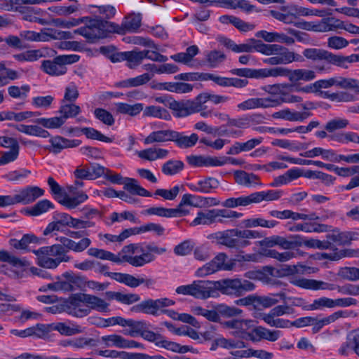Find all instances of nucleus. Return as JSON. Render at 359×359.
Masks as SVG:
<instances>
[{"mask_svg":"<svg viewBox=\"0 0 359 359\" xmlns=\"http://www.w3.org/2000/svg\"><path fill=\"white\" fill-rule=\"evenodd\" d=\"M85 18L86 25L75 29L74 33L82 35L90 42L105 38L108 33L114 32V27H117L116 23L99 18Z\"/></svg>","mask_w":359,"mask_h":359,"instance_id":"nucleus-1","label":"nucleus"},{"mask_svg":"<svg viewBox=\"0 0 359 359\" xmlns=\"http://www.w3.org/2000/svg\"><path fill=\"white\" fill-rule=\"evenodd\" d=\"M290 283L297 287L306 290H337L339 293L344 295L358 296L359 295V284L353 285L346 283L343 285H338L332 283H326L322 280L314 279H307L304 278L294 279Z\"/></svg>","mask_w":359,"mask_h":359,"instance_id":"nucleus-2","label":"nucleus"},{"mask_svg":"<svg viewBox=\"0 0 359 359\" xmlns=\"http://www.w3.org/2000/svg\"><path fill=\"white\" fill-rule=\"evenodd\" d=\"M259 53L273 57L264 60L265 64L270 65H286L294 61L303 62L302 55L290 51L288 48L279 44L262 43Z\"/></svg>","mask_w":359,"mask_h":359,"instance_id":"nucleus-3","label":"nucleus"},{"mask_svg":"<svg viewBox=\"0 0 359 359\" xmlns=\"http://www.w3.org/2000/svg\"><path fill=\"white\" fill-rule=\"evenodd\" d=\"M87 254L93 257L103 260H109L115 263L127 262L135 267L142 266L147 263L151 262L155 259L154 255L150 252L142 253L138 256L122 255L120 257L109 251L95 248L88 249Z\"/></svg>","mask_w":359,"mask_h":359,"instance_id":"nucleus-4","label":"nucleus"},{"mask_svg":"<svg viewBox=\"0 0 359 359\" xmlns=\"http://www.w3.org/2000/svg\"><path fill=\"white\" fill-rule=\"evenodd\" d=\"M243 213L228 209H208L199 211L196 217L191 222L190 225H211L215 223L224 224L225 219H236L241 217Z\"/></svg>","mask_w":359,"mask_h":359,"instance_id":"nucleus-5","label":"nucleus"},{"mask_svg":"<svg viewBox=\"0 0 359 359\" xmlns=\"http://www.w3.org/2000/svg\"><path fill=\"white\" fill-rule=\"evenodd\" d=\"M47 183L55 199L69 209L76 208L88 198V195L82 191L73 192V196H69L52 177L48 178Z\"/></svg>","mask_w":359,"mask_h":359,"instance_id":"nucleus-6","label":"nucleus"},{"mask_svg":"<svg viewBox=\"0 0 359 359\" xmlns=\"http://www.w3.org/2000/svg\"><path fill=\"white\" fill-rule=\"evenodd\" d=\"M216 292L219 291L224 294L241 296L245 292L252 291L255 286L252 282L238 278L235 279H222L215 281Z\"/></svg>","mask_w":359,"mask_h":359,"instance_id":"nucleus-7","label":"nucleus"},{"mask_svg":"<svg viewBox=\"0 0 359 359\" xmlns=\"http://www.w3.org/2000/svg\"><path fill=\"white\" fill-rule=\"evenodd\" d=\"M78 55H64L55 57L53 60H43L41 69L51 76H60L67 72L66 65H70L79 61Z\"/></svg>","mask_w":359,"mask_h":359,"instance_id":"nucleus-8","label":"nucleus"},{"mask_svg":"<svg viewBox=\"0 0 359 359\" xmlns=\"http://www.w3.org/2000/svg\"><path fill=\"white\" fill-rule=\"evenodd\" d=\"M280 76H287L290 82L294 83L300 81L308 82L316 77V72L311 69H297L292 70L282 67L273 68L272 77Z\"/></svg>","mask_w":359,"mask_h":359,"instance_id":"nucleus-9","label":"nucleus"},{"mask_svg":"<svg viewBox=\"0 0 359 359\" xmlns=\"http://www.w3.org/2000/svg\"><path fill=\"white\" fill-rule=\"evenodd\" d=\"M303 55L313 61H324L327 64L341 67L343 55L334 54L327 50L316 48H306Z\"/></svg>","mask_w":359,"mask_h":359,"instance_id":"nucleus-10","label":"nucleus"},{"mask_svg":"<svg viewBox=\"0 0 359 359\" xmlns=\"http://www.w3.org/2000/svg\"><path fill=\"white\" fill-rule=\"evenodd\" d=\"M239 230L237 229L218 231L212 235L217 243L229 248H242L250 245L247 240H241L238 238Z\"/></svg>","mask_w":359,"mask_h":359,"instance_id":"nucleus-11","label":"nucleus"},{"mask_svg":"<svg viewBox=\"0 0 359 359\" xmlns=\"http://www.w3.org/2000/svg\"><path fill=\"white\" fill-rule=\"evenodd\" d=\"M168 107L173 111V115L176 117H184L203 109V107L199 105L198 97L194 100L178 102L171 100L169 101Z\"/></svg>","mask_w":359,"mask_h":359,"instance_id":"nucleus-12","label":"nucleus"},{"mask_svg":"<svg viewBox=\"0 0 359 359\" xmlns=\"http://www.w3.org/2000/svg\"><path fill=\"white\" fill-rule=\"evenodd\" d=\"M220 42L228 49L237 53H252L257 51L259 53L263 42L255 39H249L245 43L237 44L233 40L228 38H223Z\"/></svg>","mask_w":359,"mask_h":359,"instance_id":"nucleus-13","label":"nucleus"},{"mask_svg":"<svg viewBox=\"0 0 359 359\" xmlns=\"http://www.w3.org/2000/svg\"><path fill=\"white\" fill-rule=\"evenodd\" d=\"M65 251L64 247L60 244H54L50 246H45L40 248L38 250H34L33 252L37 257V264L43 267L46 268L45 262L46 259H54L55 258L59 257Z\"/></svg>","mask_w":359,"mask_h":359,"instance_id":"nucleus-14","label":"nucleus"},{"mask_svg":"<svg viewBox=\"0 0 359 359\" xmlns=\"http://www.w3.org/2000/svg\"><path fill=\"white\" fill-rule=\"evenodd\" d=\"M194 297L197 299H205L210 297H216L215 281L196 280L192 283Z\"/></svg>","mask_w":359,"mask_h":359,"instance_id":"nucleus-15","label":"nucleus"},{"mask_svg":"<svg viewBox=\"0 0 359 359\" xmlns=\"http://www.w3.org/2000/svg\"><path fill=\"white\" fill-rule=\"evenodd\" d=\"M142 15L132 13L124 17L121 25L116 24L114 27V32L124 34L126 32H136L141 27Z\"/></svg>","mask_w":359,"mask_h":359,"instance_id":"nucleus-16","label":"nucleus"},{"mask_svg":"<svg viewBox=\"0 0 359 359\" xmlns=\"http://www.w3.org/2000/svg\"><path fill=\"white\" fill-rule=\"evenodd\" d=\"M44 193L45 191L39 187L28 186L22 189L15 194V199L18 203L27 205L43 196Z\"/></svg>","mask_w":359,"mask_h":359,"instance_id":"nucleus-17","label":"nucleus"},{"mask_svg":"<svg viewBox=\"0 0 359 359\" xmlns=\"http://www.w3.org/2000/svg\"><path fill=\"white\" fill-rule=\"evenodd\" d=\"M66 251L72 250L75 252H82L91 245V240L88 237L82 238L79 241L76 242L67 237L60 236L57 238Z\"/></svg>","mask_w":359,"mask_h":359,"instance_id":"nucleus-18","label":"nucleus"},{"mask_svg":"<svg viewBox=\"0 0 359 359\" xmlns=\"http://www.w3.org/2000/svg\"><path fill=\"white\" fill-rule=\"evenodd\" d=\"M280 335L279 330H270L262 326L252 327L248 339L252 341H259L261 339H266L269 341H276Z\"/></svg>","mask_w":359,"mask_h":359,"instance_id":"nucleus-19","label":"nucleus"},{"mask_svg":"<svg viewBox=\"0 0 359 359\" xmlns=\"http://www.w3.org/2000/svg\"><path fill=\"white\" fill-rule=\"evenodd\" d=\"M189 211L180 208H165L163 207H151L144 210L142 214L147 215H157L163 217H177L187 215Z\"/></svg>","mask_w":359,"mask_h":359,"instance_id":"nucleus-20","label":"nucleus"},{"mask_svg":"<svg viewBox=\"0 0 359 359\" xmlns=\"http://www.w3.org/2000/svg\"><path fill=\"white\" fill-rule=\"evenodd\" d=\"M83 296H85V294L80 293L76 294L69 298L67 306L69 314L76 317H83L89 314V309L83 306V304H84V301H83Z\"/></svg>","mask_w":359,"mask_h":359,"instance_id":"nucleus-21","label":"nucleus"},{"mask_svg":"<svg viewBox=\"0 0 359 359\" xmlns=\"http://www.w3.org/2000/svg\"><path fill=\"white\" fill-rule=\"evenodd\" d=\"M230 72L238 76L246 78L263 79L272 76L273 68L253 69L248 68L233 69Z\"/></svg>","mask_w":359,"mask_h":359,"instance_id":"nucleus-22","label":"nucleus"},{"mask_svg":"<svg viewBox=\"0 0 359 359\" xmlns=\"http://www.w3.org/2000/svg\"><path fill=\"white\" fill-rule=\"evenodd\" d=\"M311 115L309 111H292L287 108L273 113L271 116L275 119L281 118L288 121H303Z\"/></svg>","mask_w":359,"mask_h":359,"instance_id":"nucleus-23","label":"nucleus"},{"mask_svg":"<svg viewBox=\"0 0 359 359\" xmlns=\"http://www.w3.org/2000/svg\"><path fill=\"white\" fill-rule=\"evenodd\" d=\"M233 176L236 182L241 186L251 187L262 184L259 177L252 172L236 170L234 172Z\"/></svg>","mask_w":359,"mask_h":359,"instance_id":"nucleus-24","label":"nucleus"},{"mask_svg":"<svg viewBox=\"0 0 359 359\" xmlns=\"http://www.w3.org/2000/svg\"><path fill=\"white\" fill-rule=\"evenodd\" d=\"M208 4L231 9L241 8L246 12H250L254 8V6L246 0H208Z\"/></svg>","mask_w":359,"mask_h":359,"instance_id":"nucleus-25","label":"nucleus"},{"mask_svg":"<svg viewBox=\"0 0 359 359\" xmlns=\"http://www.w3.org/2000/svg\"><path fill=\"white\" fill-rule=\"evenodd\" d=\"M219 184V182L216 178L209 177L199 180L196 184H189L188 187L193 191L208 194L217 189Z\"/></svg>","mask_w":359,"mask_h":359,"instance_id":"nucleus-26","label":"nucleus"},{"mask_svg":"<svg viewBox=\"0 0 359 359\" xmlns=\"http://www.w3.org/2000/svg\"><path fill=\"white\" fill-rule=\"evenodd\" d=\"M49 142L52 147L51 151L55 154L60 153L62 149L66 148L78 147L81 143L79 140H68L60 136L52 137L50 139Z\"/></svg>","mask_w":359,"mask_h":359,"instance_id":"nucleus-27","label":"nucleus"},{"mask_svg":"<svg viewBox=\"0 0 359 359\" xmlns=\"http://www.w3.org/2000/svg\"><path fill=\"white\" fill-rule=\"evenodd\" d=\"M198 140L196 133H192L189 136L184 135L182 133L173 130L172 140L176 145L181 149H187L194 147Z\"/></svg>","mask_w":359,"mask_h":359,"instance_id":"nucleus-28","label":"nucleus"},{"mask_svg":"<svg viewBox=\"0 0 359 359\" xmlns=\"http://www.w3.org/2000/svg\"><path fill=\"white\" fill-rule=\"evenodd\" d=\"M153 74L144 73L134 78H130L115 83L117 88H135L147 83L152 78Z\"/></svg>","mask_w":359,"mask_h":359,"instance_id":"nucleus-29","label":"nucleus"},{"mask_svg":"<svg viewBox=\"0 0 359 359\" xmlns=\"http://www.w3.org/2000/svg\"><path fill=\"white\" fill-rule=\"evenodd\" d=\"M226 259L227 255L224 252H220L208 263L215 272L220 270L231 271L233 269L235 263L232 260L226 262Z\"/></svg>","mask_w":359,"mask_h":359,"instance_id":"nucleus-30","label":"nucleus"},{"mask_svg":"<svg viewBox=\"0 0 359 359\" xmlns=\"http://www.w3.org/2000/svg\"><path fill=\"white\" fill-rule=\"evenodd\" d=\"M83 299L84 304L89 310L93 309L100 312H106L108 310L109 304L97 296L85 294Z\"/></svg>","mask_w":359,"mask_h":359,"instance_id":"nucleus-31","label":"nucleus"},{"mask_svg":"<svg viewBox=\"0 0 359 359\" xmlns=\"http://www.w3.org/2000/svg\"><path fill=\"white\" fill-rule=\"evenodd\" d=\"M173 130H161L151 133L144 140L145 144H150L155 142L161 143L164 142H172Z\"/></svg>","mask_w":359,"mask_h":359,"instance_id":"nucleus-32","label":"nucleus"},{"mask_svg":"<svg viewBox=\"0 0 359 359\" xmlns=\"http://www.w3.org/2000/svg\"><path fill=\"white\" fill-rule=\"evenodd\" d=\"M130 311L135 313H144L156 316L158 308L156 300L148 299L131 307Z\"/></svg>","mask_w":359,"mask_h":359,"instance_id":"nucleus-33","label":"nucleus"},{"mask_svg":"<svg viewBox=\"0 0 359 359\" xmlns=\"http://www.w3.org/2000/svg\"><path fill=\"white\" fill-rule=\"evenodd\" d=\"M123 188L131 195H138L144 197L151 196V194L144 188L142 187L139 184L138 181L134 178L126 177L125 183L123 184Z\"/></svg>","mask_w":359,"mask_h":359,"instance_id":"nucleus-34","label":"nucleus"},{"mask_svg":"<svg viewBox=\"0 0 359 359\" xmlns=\"http://www.w3.org/2000/svg\"><path fill=\"white\" fill-rule=\"evenodd\" d=\"M108 299H116L125 304H132L140 300V297L137 294H123L119 292L109 291L105 293Z\"/></svg>","mask_w":359,"mask_h":359,"instance_id":"nucleus-35","label":"nucleus"},{"mask_svg":"<svg viewBox=\"0 0 359 359\" xmlns=\"http://www.w3.org/2000/svg\"><path fill=\"white\" fill-rule=\"evenodd\" d=\"M302 175V172L298 168H292L287 170L285 174L276 177L271 187H275L280 185L286 184L291 181L296 180Z\"/></svg>","mask_w":359,"mask_h":359,"instance_id":"nucleus-36","label":"nucleus"},{"mask_svg":"<svg viewBox=\"0 0 359 359\" xmlns=\"http://www.w3.org/2000/svg\"><path fill=\"white\" fill-rule=\"evenodd\" d=\"M187 163L194 167L201 166H216L217 157L204 156H195L191 155L187 156Z\"/></svg>","mask_w":359,"mask_h":359,"instance_id":"nucleus-37","label":"nucleus"},{"mask_svg":"<svg viewBox=\"0 0 359 359\" xmlns=\"http://www.w3.org/2000/svg\"><path fill=\"white\" fill-rule=\"evenodd\" d=\"M215 346H219L226 349L243 348L246 347V344L240 340L219 337L214 341L211 350H215Z\"/></svg>","mask_w":359,"mask_h":359,"instance_id":"nucleus-38","label":"nucleus"},{"mask_svg":"<svg viewBox=\"0 0 359 359\" xmlns=\"http://www.w3.org/2000/svg\"><path fill=\"white\" fill-rule=\"evenodd\" d=\"M283 194L280 190H269L267 191H259L252 194L253 203H258L263 201H271L279 199Z\"/></svg>","mask_w":359,"mask_h":359,"instance_id":"nucleus-39","label":"nucleus"},{"mask_svg":"<svg viewBox=\"0 0 359 359\" xmlns=\"http://www.w3.org/2000/svg\"><path fill=\"white\" fill-rule=\"evenodd\" d=\"M156 346L179 353H185L192 351V348L189 346H182L176 342L163 339V338L159 341H156Z\"/></svg>","mask_w":359,"mask_h":359,"instance_id":"nucleus-40","label":"nucleus"},{"mask_svg":"<svg viewBox=\"0 0 359 359\" xmlns=\"http://www.w3.org/2000/svg\"><path fill=\"white\" fill-rule=\"evenodd\" d=\"M262 255L266 257H270L276 259L280 262H285L295 257V253L291 251H285L279 252L273 249H265Z\"/></svg>","mask_w":359,"mask_h":359,"instance_id":"nucleus-41","label":"nucleus"},{"mask_svg":"<svg viewBox=\"0 0 359 359\" xmlns=\"http://www.w3.org/2000/svg\"><path fill=\"white\" fill-rule=\"evenodd\" d=\"M199 52L198 48L196 45L191 46L186 49V52L180 53L171 56V58L175 62L187 64L191 62L193 57Z\"/></svg>","mask_w":359,"mask_h":359,"instance_id":"nucleus-42","label":"nucleus"},{"mask_svg":"<svg viewBox=\"0 0 359 359\" xmlns=\"http://www.w3.org/2000/svg\"><path fill=\"white\" fill-rule=\"evenodd\" d=\"M147 53L144 50H133L124 53L125 59L128 61V67L130 69H135L140 65L142 60L146 57Z\"/></svg>","mask_w":359,"mask_h":359,"instance_id":"nucleus-43","label":"nucleus"},{"mask_svg":"<svg viewBox=\"0 0 359 359\" xmlns=\"http://www.w3.org/2000/svg\"><path fill=\"white\" fill-rule=\"evenodd\" d=\"M107 276L130 287H137L139 286L140 278H137L128 273L118 272L117 273H109Z\"/></svg>","mask_w":359,"mask_h":359,"instance_id":"nucleus-44","label":"nucleus"},{"mask_svg":"<svg viewBox=\"0 0 359 359\" xmlns=\"http://www.w3.org/2000/svg\"><path fill=\"white\" fill-rule=\"evenodd\" d=\"M32 243H39V238L34 234H25L20 240L11 238L9 241L10 245L17 250H25Z\"/></svg>","mask_w":359,"mask_h":359,"instance_id":"nucleus-45","label":"nucleus"},{"mask_svg":"<svg viewBox=\"0 0 359 359\" xmlns=\"http://www.w3.org/2000/svg\"><path fill=\"white\" fill-rule=\"evenodd\" d=\"M142 110L143 104L142 103L129 104L127 103L120 102L116 104L117 112L123 114H128L131 116H137Z\"/></svg>","mask_w":359,"mask_h":359,"instance_id":"nucleus-46","label":"nucleus"},{"mask_svg":"<svg viewBox=\"0 0 359 359\" xmlns=\"http://www.w3.org/2000/svg\"><path fill=\"white\" fill-rule=\"evenodd\" d=\"M128 327H129L130 329L125 330L123 331V334L134 337L137 335L140 336L143 331L148 328V325L143 320H134L133 319H130Z\"/></svg>","mask_w":359,"mask_h":359,"instance_id":"nucleus-47","label":"nucleus"},{"mask_svg":"<svg viewBox=\"0 0 359 359\" xmlns=\"http://www.w3.org/2000/svg\"><path fill=\"white\" fill-rule=\"evenodd\" d=\"M53 203L47 199H43L37 202L35 205L31 207L27 212L32 216H38L43 213L46 212L49 209H53Z\"/></svg>","mask_w":359,"mask_h":359,"instance_id":"nucleus-48","label":"nucleus"},{"mask_svg":"<svg viewBox=\"0 0 359 359\" xmlns=\"http://www.w3.org/2000/svg\"><path fill=\"white\" fill-rule=\"evenodd\" d=\"M81 112V108L79 106L76 105L73 103L62 102L59 109V113L62 115L60 117L63 118V120H66L69 118H72L78 115Z\"/></svg>","mask_w":359,"mask_h":359,"instance_id":"nucleus-49","label":"nucleus"},{"mask_svg":"<svg viewBox=\"0 0 359 359\" xmlns=\"http://www.w3.org/2000/svg\"><path fill=\"white\" fill-rule=\"evenodd\" d=\"M253 203L252 194L249 196H241L239 198H229L222 203V205L225 208H232L237 206H246Z\"/></svg>","mask_w":359,"mask_h":359,"instance_id":"nucleus-50","label":"nucleus"},{"mask_svg":"<svg viewBox=\"0 0 359 359\" xmlns=\"http://www.w3.org/2000/svg\"><path fill=\"white\" fill-rule=\"evenodd\" d=\"M276 316H273L269 313L264 314L262 319L271 327H275L277 328H287L290 327V321L287 319L283 318H275Z\"/></svg>","mask_w":359,"mask_h":359,"instance_id":"nucleus-51","label":"nucleus"},{"mask_svg":"<svg viewBox=\"0 0 359 359\" xmlns=\"http://www.w3.org/2000/svg\"><path fill=\"white\" fill-rule=\"evenodd\" d=\"M184 168V163L178 160H170L162 165V172L166 175H174Z\"/></svg>","mask_w":359,"mask_h":359,"instance_id":"nucleus-52","label":"nucleus"},{"mask_svg":"<svg viewBox=\"0 0 359 359\" xmlns=\"http://www.w3.org/2000/svg\"><path fill=\"white\" fill-rule=\"evenodd\" d=\"M336 86L344 89H349L359 93V81L352 78L336 77Z\"/></svg>","mask_w":359,"mask_h":359,"instance_id":"nucleus-53","label":"nucleus"},{"mask_svg":"<svg viewBox=\"0 0 359 359\" xmlns=\"http://www.w3.org/2000/svg\"><path fill=\"white\" fill-rule=\"evenodd\" d=\"M0 262H8L14 266H26L29 264L26 259H20L3 250H0Z\"/></svg>","mask_w":359,"mask_h":359,"instance_id":"nucleus-54","label":"nucleus"},{"mask_svg":"<svg viewBox=\"0 0 359 359\" xmlns=\"http://www.w3.org/2000/svg\"><path fill=\"white\" fill-rule=\"evenodd\" d=\"M197 97L199 105H201V107H203V104L208 100L211 101L215 104H217L220 103H224L229 100V97L228 96L210 93H202L198 95Z\"/></svg>","mask_w":359,"mask_h":359,"instance_id":"nucleus-55","label":"nucleus"},{"mask_svg":"<svg viewBox=\"0 0 359 359\" xmlns=\"http://www.w3.org/2000/svg\"><path fill=\"white\" fill-rule=\"evenodd\" d=\"M144 116H153L158 118L168 119L170 114L168 111L161 107L158 106H149L147 107L144 110Z\"/></svg>","mask_w":359,"mask_h":359,"instance_id":"nucleus-56","label":"nucleus"},{"mask_svg":"<svg viewBox=\"0 0 359 359\" xmlns=\"http://www.w3.org/2000/svg\"><path fill=\"white\" fill-rule=\"evenodd\" d=\"M252 327V320H240L237 330L233 331L232 334L235 337L247 339H248V334H251L248 330Z\"/></svg>","mask_w":359,"mask_h":359,"instance_id":"nucleus-57","label":"nucleus"},{"mask_svg":"<svg viewBox=\"0 0 359 359\" xmlns=\"http://www.w3.org/2000/svg\"><path fill=\"white\" fill-rule=\"evenodd\" d=\"M338 276L348 281L359 280V268L345 266L339 269Z\"/></svg>","mask_w":359,"mask_h":359,"instance_id":"nucleus-58","label":"nucleus"},{"mask_svg":"<svg viewBox=\"0 0 359 359\" xmlns=\"http://www.w3.org/2000/svg\"><path fill=\"white\" fill-rule=\"evenodd\" d=\"M44 30H46L47 41L49 39L61 40L73 39L74 34H75L74 32L72 33L49 28H44Z\"/></svg>","mask_w":359,"mask_h":359,"instance_id":"nucleus-59","label":"nucleus"},{"mask_svg":"<svg viewBox=\"0 0 359 359\" xmlns=\"http://www.w3.org/2000/svg\"><path fill=\"white\" fill-rule=\"evenodd\" d=\"M207 62L211 68L217 67L226 59V55L219 50H211L206 55Z\"/></svg>","mask_w":359,"mask_h":359,"instance_id":"nucleus-60","label":"nucleus"},{"mask_svg":"<svg viewBox=\"0 0 359 359\" xmlns=\"http://www.w3.org/2000/svg\"><path fill=\"white\" fill-rule=\"evenodd\" d=\"M355 235V233L350 231L337 232L330 235L329 238L339 245H345L350 243Z\"/></svg>","mask_w":359,"mask_h":359,"instance_id":"nucleus-61","label":"nucleus"},{"mask_svg":"<svg viewBox=\"0 0 359 359\" xmlns=\"http://www.w3.org/2000/svg\"><path fill=\"white\" fill-rule=\"evenodd\" d=\"M21 39L30 41H47L46 35V30L41 29V33H38L34 31H22L20 33Z\"/></svg>","mask_w":359,"mask_h":359,"instance_id":"nucleus-62","label":"nucleus"},{"mask_svg":"<svg viewBox=\"0 0 359 359\" xmlns=\"http://www.w3.org/2000/svg\"><path fill=\"white\" fill-rule=\"evenodd\" d=\"M81 132L84 134L87 138L96 140L104 142H112L113 139L105 136L102 134L100 131L93 128H83L81 129Z\"/></svg>","mask_w":359,"mask_h":359,"instance_id":"nucleus-63","label":"nucleus"},{"mask_svg":"<svg viewBox=\"0 0 359 359\" xmlns=\"http://www.w3.org/2000/svg\"><path fill=\"white\" fill-rule=\"evenodd\" d=\"M35 122L46 128H58L65 123V120L61 117L40 118Z\"/></svg>","mask_w":359,"mask_h":359,"instance_id":"nucleus-64","label":"nucleus"}]
</instances>
